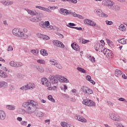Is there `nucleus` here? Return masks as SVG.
<instances>
[{
  "label": "nucleus",
  "mask_w": 127,
  "mask_h": 127,
  "mask_svg": "<svg viewBox=\"0 0 127 127\" xmlns=\"http://www.w3.org/2000/svg\"><path fill=\"white\" fill-rule=\"evenodd\" d=\"M71 46L72 48L74 49V50H75V51H78L79 52H80V50H81V48H80V46H79V45L75 43H72L71 44Z\"/></svg>",
  "instance_id": "nucleus-14"
},
{
  "label": "nucleus",
  "mask_w": 127,
  "mask_h": 127,
  "mask_svg": "<svg viewBox=\"0 0 127 127\" xmlns=\"http://www.w3.org/2000/svg\"><path fill=\"white\" fill-rule=\"evenodd\" d=\"M37 36L38 37V38H40L41 39H43V35L41 34L40 33L37 34Z\"/></svg>",
  "instance_id": "nucleus-50"
},
{
  "label": "nucleus",
  "mask_w": 127,
  "mask_h": 127,
  "mask_svg": "<svg viewBox=\"0 0 127 127\" xmlns=\"http://www.w3.org/2000/svg\"><path fill=\"white\" fill-rule=\"evenodd\" d=\"M89 25L90 26L95 27V26H96V22H94V21H92V22L89 23Z\"/></svg>",
  "instance_id": "nucleus-51"
},
{
  "label": "nucleus",
  "mask_w": 127,
  "mask_h": 127,
  "mask_svg": "<svg viewBox=\"0 0 127 127\" xmlns=\"http://www.w3.org/2000/svg\"><path fill=\"white\" fill-rule=\"evenodd\" d=\"M9 65L10 66H11V67H14L15 68H19L22 66H23V64L20 62L11 61L9 62Z\"/></svg>",
  "instance_id": "nucleus-6"
},
{
  "label": "nucleus",
  "mask_w": 127,
  "mask_h": 127,
  "mask_svg": "<svg viewBox=\"0 0 127 127\" xmlns=\"http://www.w3.org/2000/svg\"><path fill=\"white\" fill-rule=\"evenodd\" d=\"M122 74L123 71L120 69H116L115 70V76H116V77H119V76H121Z\"/></svg>",
  "instance_id": "nucleus-27"
},
{
  "label": "nucleus",
  "mask_w": 127,
  "mask_h": 127,
  "mask_svg": "<svg viewBox=\"0 0 127 127\" xmlns=\"http://www.w3.org/2000/svg\"><path fill=\"white\" fill-rule=\"evenodd\" d=\"M53 44H54V45H55V46H57V47H60L61 48H64V47H65V46H64V44H63V43L57 40H53Z\"/></svg>",
  "instance_id": "nucleus-8"
},
{
  "label": "nucleus",
  "mask_w": 127,
  "mask_h": 127,
  "mask_svg": "<svg viewBox=\"0 0 127 127\" xmlns=\"http://www.w3.org/2000/svg\"><path fill=\"white\" fill-rule=\"evenodd\" d=\"M12 33L15 36L21 37L22 39H26V38H28V35L23 33V32H21L20 29L18 28H15L13 29Z\"/></svg>",
  "instance_id": "nucleus-2"
},
{
  "label": "nucleus",
  "mask_w": 127,
  "mask_h": 127,
  "mask_svg": "<svg viewBox=\"0 0 127 127\" xmlns=\"http://www.w3.org/2000/svg\"><path fill=\"white\" fill-rule=\"evenodd\" d=\"M68 2H71L72 3H77V0H69Z\"/></svg>",
  "instance_id": "nucleus-59"
},
{
  "label": "nucleus",
  "mask_w": 127,
  "mask_h": 127,
  "mask_svg": "<svg viewBox=\"0 0 127 127\" xmlns=\"http://www.w3.org/2000/svg\"><path fill=\"white\" fill-rule=\"evenodd\" d=\"M1 2L2 3V4H4V5H9V4H12V3H13V1H9L8 0H2L1 1Z\"/></svg>",
  "instance_id": "nucleus-19"
},
{
  "label": "nucleus",
  "mask_w": 127,
  "mask_h": 127,
  "mask_svg": "<svg viewBox=\"0 0 127 127\" xmlns=\"http://www.w3.org/2000/svg\"><path fill=\"white\" fill-rule=\"evenodd\" d=\"M95 47L96 51H98V52H103V51L105 49L104 46L100 44H96Z\"/></svg>",
  "instance_id": "nucleus-11"
},
{
  "label": "nucleus",
  "mask_w": 127,
  "mask_h": 127,
  "mask_svg": "<svg viewBox=\"0 0 127 127\" xmlns=\"http://www.w3.org/2000/svg\"><path fill=\"white\" fill-rule=\"evenodd\" d=\"M50 63L52 65H54V66H56V67L58 69H62V65H61V64H60L58 63V61L55 60H50Z\"/></svg>",
  "instance_id": "nucleus-7"
},
{
  "label": "nucleus",
  "mask_w": 127,
  "mask_h": 127,
  "mask_svg": "<svg viewBox=\"0 0 127 127\" xmlns=\"http://www.w3.org/2000/svg\"><path fill=\"white\" fill-rule=\"evenodd\" d=\"M45 85L46 86V87H48V88H50L51 86V82H49L48 80V82H46V84H45Z\"/></svg>",
  "instance_id": "nucleus-46"
},
{
  "label": "nucleus",
  "mask_w": 127,
  "mask_h": 127,
  "mask_svg": "<svg viewBox=\"0 0 127 127\" xmlns=\"http://www.w3.org/2000/svg\"><path fill=\"white\" fill-rule=\"evenodd\" d=\"M119 101H121V102H127V100H126V99L123 98V97H121L119 99Z\"/></svg>",
  "instance_id": "nucleus-58"
},
{
  "label": "nucleus",
  "mask_w": 127,
  "mask_h": 127,
  "mask_svg": "<svg viewBox=\"0 0 127 127\" xmlns=\"http://www.w3.org/2000/svg\"><path fill=\"white\" fill-rule=\"evenodd\" d=\"M61 125L62 126V127H71V125L68 124L65 122H61Z\"/></svg>",
  "instance_id": "nucleus-31"
},
{
  "label": "nucleus",
  "mask_w": 127,
  "mask_h": 127,
  "mask_svg": "<svg viewBox=\"0 0 127 127\" xmlns=\"http://www.w3.org/2000/svg\"><path fill=\"white\" fill-rule=\"evenodd\" d=\"M31 53L34 54L35 55H36V50H31L30 51Z\"/></svg>",
  "instance_id": "nucleus-61"
},
{
  "label": "nucleus",
  "mask_w": 127,
  "mask_h": 127,
  "mask_svg": "<svg viewBox=\"0 0 127 127\" xmlns=\"http://www.w3.org/2000/svg\"><path fill=\"white\" fill-rule=\"evenodd\" d=\"M5 119V113L3 111H0V120L3 121Z\"/></svg>",
  "instance_id": "nucleus-21"
},
{
  "label": "nucleus",
  "mask_w": 127,
  "mask_h": 127,
  "mask_svg": "<svg viewBox=\"0 0 127 127\" xmlns=\"http://www.w3.org/2000/svg\"><path fill=\"white\" fill-rule=\"evenodd\" d=\"M90 61L92 62V63H95V58L92 57L90 59Z\"/></svg>",
  "instance_id": "nucleus-64"
},
{
  "label": "nucleus",
  "mask_w": 127,
  "mask_h": 127,
  "mask_svg": "<svg viewBox=\"0 0 127 127\" xmlns=\"http://www.w3.org/2000/svg\"><path fill=\"white\" fill-rule=\"evenodd\" d=\"M35 115L36 116V117H38L39 118H41L44 116L43 113L40 111H36Z\"/></svg>",
  "instance_id": "nucleus-22"
},
{
  "label": "nucleus",
  "mask_w": 127,
  "mask_h": 127,
  "mask_svg": "<svg viewBox=\"0 0 127 127\" xmlns=\"http://www.w3.org/2000/svg\"><path fill=\"white\" fill-rule=\"evenodd\" d=\"M80 91H82L83 93L86 94L87 91H88V87L86 86H82L81 87Z\"/></svg>",
  "instance_id": "nucleus-29"
},
{
  "label": "nucleus",
  "mask_w": 127,
  "mask_h": 127,
  "mask_svg": "<svg viewBox=\"0 0 127 127\" xmlns=\"http://www.w3.org/2000/svg\"><path fill=\"white\" fill-rule=\"evenodd\" d=\"M20 124L21 126H24V127H26L27 126V122L26 121H22Z\"/></svg>",
  "instance_id": "nucleus-47"
},
{
  "label": "nucleus",
  "mask_w": 127,
  "mask_h": 127,
  "mask_svg": "<svg viewBox=\"0 0 127 127\" xmlns=\"http://www.w3.org/2000/svg\"><path fill=\"white\" fill-rule=\"evenodd\" d=\"M37 70H38V71L39 72H40L41 73H43V72H44V68H43V67H42V66H37L36 67Z\"/></svg>",
  "instance_id": "nucleus-34"
},
{
  "label": "nucleus",
  "mask_w": 127,
  "mask_h": 127,
  "mask_svg": "<svg viewBox=\"0 0 127 127\" xmlns=\"http://www.w3.org/2000/svg\"><path fill=\"white\" fill-rule=\"evenodd\" d=\"M78 121L81 122V123H87V120L82 116L77 117Z\"/></svg>",
  "instance_id": "nucleus-26"
},
{
  "label": "nucleus",
  "mask_w": 127,
  "mask_h": 127,
  "mask_svg": "<svg viewBox=\"0 0 127 127\" xmlns=\"http://www.w3.org/2000/svg\"><path fill=\"white\" fill-rule=\"evenodd\" d=\"M96 14L100 16V17H108V14L103 13L101 9L96 10Z\"/></svg>",
  "instance_id": "nucleus-12"
},
{
  "label": "nucleus",
  "mask_w": 127,
  "mask_h": 127,
  "mask_svg": "<svg viewBox=\"0 0 127 127\" xmlns=\"http://www.w3.org/2000/svg\"><path fill=\"white\" fill-rule=\"evenodd\" d=\"M25 10L27 11L29 14H30L31 15H35V13L36 12V11H32L29 9H25Z\"/></svg>",
  "instance_id": "nucleus-28"
},
{
  "label": "nucleus",
  "mask_w": 127,
  "mask_h": 127,
  "mask_svg": "<svg viewBox=\"0 0 127 127\" xmlns=\"http://www.w3.org/2000/svg\"><path fill=\"white\" fill-rule=\"evenodd\" d=\"M115 125L117 127H124V126H123V125L120 123H116Z\"/></svg>",
  "instance_id": "nucleus-54"
},
{
  "label": "nucleus",
  "mask_w": 127,
  "mask_h": 127,
  "mask_svg": "<svg viewBox=\"0 0 127 127\" xmlns=\"http://www.w3.org/2000/svg\"><path fill=\"white\" fill-rule=\"evenodd\" d=\"M86 80H87V81H91L92 80V78L91 77V76L90 75H87L86 77Z\"/></svg>",
  "instance_id": "nucleus-56"
},
{
  "label": "nucleus",
  "mask_w": 127,
  "mask_h": 127,
  "mask_svg": "<svg viewBox=\"0 0 127 127\" xmlns=\"http://www.w3.org/2000/svg\"><path fill=\"white\" fill-rule=\"evenodd\" d=\"M79 42L80 43H82V44H86V43L88 42H90V41L89 40H85L84 39H79Z\"/></svg>",
  "instance_id": "nucleus-33"
},
{
  "label": "nucleus",
  "mask_w": 127,
  "mask_h": 127,
  "mask_svg": "<svg viewBox=\"0 0 127 127\" xmlns=\"http://www.w3.org/2000/svg\"><path fill=\"white\" fill-rule=\"evenodd\" d=\"M119 29L121 31H125L126 27H125V25H124L123 24H121L120 25V26H119Z\"/></svg>",
  "instance_id": "nucleus-38"
},
{
  "label": "nucleus",
  "mask_w": 127,
  "mask_h": 127,
  "mask_svg": "<svg viewBox=\"0 0 127 127\" xmlns=\"http://www.w3.org/2000/svg\"><path fill=\"white\" fill-rule=\"evenodd\" d=\"M8 86V84H7V82H6L5 81L0 82V88H2V89H5L6 88H7Z\"/></svg>",
  "instance_id": "nucleus-15"
},
{
  "label": "nucleus",
  "mask_w": 127,
  "mask_h": 127,
  "mask_svg": "<svg viewBox=\"0 0 127 127\" xmlns=\"http://www.w3.org/2000/svg\"><path fill=\"white\" fill-rule=\"evenodd\" d=\"M73 12H72V11H68V10H67V13H66V15H68V14H71V15H73Z\"/></svg>",
  "instance_id": "nucleus-62"
},
{
  "label": "nucleus",
  "mask_w": 127,
  "mask_h": 127,
  "mask_svg": "<svg viewBox=\"0 0 127 127\" xmlns=\"http://www.w3.org/2000/svg\"><path fill=\"white\" fill-rule=\"evenodd\" d=\"M77 70H78V71L81 72V73H87L86 70L82 67H77Z\"/></svg>",
  "instance_id": "nucleus-35"
},
{
  "label": "nucleus",
  "mask_w": 127,
  "mask_h": 127,
  "mask_svg": "<svg viewBox=\"0 0 127 127\" xmlns=\"http://www.w3.org/2000/svg\"><path fill=\"white\" fill-rule=\"evenodd\" d=\"M100 43L101 44V45H102V46H105V41L103 40L100 41Z\"/></svg>",
  "instance_id": "nucleus-63"
},
{
  "label": "nucleus",
  "mask_w": 127,
  "mask_h": 127,
  "mask_svg": "<svg viewBox=\"0 0 127 127\" xmlns=\"http://www.w3.org/2000/svg\"><path fill=\"white\" fill-rule=\"evenodd\" d=\"M103 5H106V6H110L112 7V5H113L114 2L111 1V0H104L102 1Z\"/></svg>",
  "instance_id": "nucleus-10"
},
{
  "label": "nucleus",
  "mask_w": 127,
  "mask_h": 127,
  "mask_svg": "<svg viewBox=\"0 0 127 127\" xmlns=\"http://www.w3.org/2000/svg\"><path fill=\"white\" fill-rule=\"evenodd\" d=\"M90 22H92V20H91L88 19L84 20V23H85V24H89L90 25Z\"/></svg>",
  "instance_id": "nucleus-41"
},
{
  "label": "nucleus",
  "mask_w": 127,
  "mask_h": 127,
  "mask_svg": "<svg viewBox=\"0 0 127 127\" xmlns=\"http://www.w3.org/2000/svg\"><path fill=\"white\" fill-rule=\"evenodd\" d=\"M41 82L42 85H45V84L48 82V80L47 78H43L41 79Z\"/></svg>",
  "instance_id": "nucleus-37"
},
{
  "label": "nucleus",
  "mask_w": 127,
  "mask_h": 127,
  "mask_svg": "<svg viewBox=\"0 0 127 127\" xmlns=\"http://www.w3.org/2000/svg\"><path fill=\"white\" fill-rule=\"evenodd\" d=\"M67 11H68L67 9L61 8L59 12L60 13H61V14H63V15H66L67 14Z\"/></svg>",
  "instance_id": "nucleus-20"
},
{
  "label": "nucleus",
  "mask_w": 127,
  "mask_h": 127,
  "mask_svg": "<svg viewBox=\"0 0 127 127\" xmlns=\"http://www.w3.org/2000/svg\"><path fill=\"white\" fill-rule=\"evenodd\" d=\"M49 38H50L48 36L43 35L42 39H43V40H48V39H49Z\"/></svg>",
  "instance_id": "nucleus-53"
},
{
  "label": "nucleus",
  "mask_w": 127,
  "mask_h": 127,
  "mask_svg": "<svg viewBox=\"0 0 127 127\" xmlns=\"http://www.w3.org/2000/svg\"><path fill=\"white\" fill-rule=\"evenodd\" d=\"M67 25H69V26H71L73 27V26H76V24L74 23H69L68 24H67Z\"/></svg>",
  "instance_id": "nucleus-57"
},
{
  "label": "nucleus",
  "mask_w": 127,
  "mask_h": 127,
  "mask_svg": "<svg viewBox=\"0 0 127 127\" xmlns=\"http://www.w3.org/2000/svg\"><path fill=\"white\" fill-rule=\"evenodd\" d=\"M6 109L11 111H14L15 110V106L12 105H8L6 106Z\"/></svg>",
  "instance_id": "nucleus-23"
},
{
  "label": "nucleus",
  "mask_w": 127,
  "mask_h": 127,
  "mask_svg": "<svg viewBox=\"0 0 127 127\" xmlns=\"http://www.w3.org/2000/svg\"><path fill=\"white\" fill-rule=\"evenodd\" d=\"M48 99L49 100V101H51V102H52L53 103H55V99L53 98L52 95H49L48 96Z\"/></svg>",
  "instance_id": "nucleus-36"
},
{
  "label": "nucleus",
  "mask_w": 127,
  "mask_h": 127,
  "mask_svg": "<svg viewBox=\"0 0 127 127\" xmlns=\"http://www.w3.org/2000/svg\"><path fill=\"white\" fill-rule=\"evenodd\" d=\"M22 106L27 109V114H31L36 111V109H37V106H38V103L33 100H29L28 102H24Z\"/></svg>",
  "instance_id": "nucleus-1"
},
{
  "label": "nucleus",
  "mask_w": 127,
  "mask_h": 127,
  "mask_svg": "<svg viewBox=\"0 0 127 127\" xmlns=\"http://www.w3.org/2000/svg\"><path fill=\"white\" fill-rule=\"evenodd\" d=\"M7 74L6 72H3L2 70L0 71V78H7Z\"/></svg>",
  "instance_id": "nucleus-25"
},
{
  "label": "nucleus",
  "mask_w": 127,
  "mask_h": 127,
  "mask_svg": "<svg viewBox=\"0 0 127 127\" xmlns=\"http://www.w3.org/2000/svg\"><path fill=\"white\" fill-rule=\"evenodd\" d=\"M8 51H12L13 50V48H12V47L11 46H9L8 47Z\"/></svg>",
  "instance_id": "nucleus-60"
},
{
  "label": "nucleus",
  "mask_w": 127,
  "mask_h": 127,
  "mask_svg": "<svg viewBox=\"0 0 127 127\" xmlns=\"http://www.w3.org/2000/svg\"><path fill=\"white\" fill-rule=\"evenodd\" d=\"M71 92H72V93L75 95V96H77V90L76 89H72L71 90Z\"/></svg>",
  "instance_id": "nucleus-55"
},
{
  "label": "nucleus",
  "mask_w": 127,
  "mask_h": 127,
  "mask_svg": "<svg viewBox=\"0 0 127 127\" xmlns=\"http://www.w3.org/2000/svg\"><path fill=\"white\" fill-rule=\"evenodd\" d=\"M103 53H104V55L108 57V54H109V52H110V50L107 49V48H104L103 50Z\"/></svg>",
  "instance_id": "nucleus-32"
},
{
  "label": "nucleus",
  "mask_w": 127,
  "mask_h": 127,
  "mask_svg": "<svg viewBox=\"0 0 127 127\" xmlns=\"http://www.w3.org/2000/svg\"><path fill=\"white\" fill-rule=\"evenodd\" d=\"M31 21H33V22H38V21H41V18L36 17L31 20Z\"/></svg>",
  "instance_id": "nucleus-40"
},
{
  "label": "nucleus",
  "mask_w": 127,
  "mask_h": 127,
  "mask_svg": "<svg viewBox=\"0 0 127 127\" xmlns=\"http://www.w3.org/2000/svg\"><path fill=\"white\" fill-rule=\"evenodd\" d=\"M40 54L43 56H47L48 55L47 51L45 49H42L40 50Z\"/></svg>",
  "instance_id": "nucleus-24"
},
{
  "label": "nucleus",
  "mask_w": 127,
  "mask_h": 127,
  "mask_svg": "<svg viewBox=\"0 0 127 127\" xmlns=\"http://www.w3.org/2000/svg\"><path fill=\"white\" fill-rule=\"evenodd\" d=\"M59 78L60 82L61 83H69V80L67 78L62 76V75H60V77Z\"/></svg>",
  "instance_id": "nucleus-17"
},
{
  "label": "nucleus",
  "mask_w": 127,
  "mask_h": 127,
  "mask_svg": "<svg viewBox=\"0 0 127 127\" xmlns=\"http://www.w3.org/2000/svg\"><path fill=\"white\" fill-rule=\"evenodd\" d=\"M37 62L39 64H44L45 63V61L41 59L38 60Z\"/></svg>",
  "instance_id": "nucleus-42"
},
{
  "label": "nucleus",
  "mask_w": 127,
  "mask_h": 127,
  "mask_svg": "<svg viewBox=\"0 0 127 127\" xmlns=\"http://www.w3.org/2000/svg\"><path fill=\"white\" fill-rule=\"evenodd\" d=\"M107 57H109V58H112L113 57V53H112V51L110 50L108 54L107 55Z\"/></svg>",
  "instance_id": "nucleus-48"
},
{
  "label": "nucleus",
  "mask_w": 127,
  "mask_h": 127,
  "mask_svg": "<svg viewBox=\"0 0 127 127\" xmlns=\"http://www.w3.org/2000/svg\"><path fill=\"white\" fill-rule=\"evenodd\" d=\"M110 8H111L113 10H116V11H119L120 9H121V8L118 5H115V3H113V5H112L111 7H110Z\"/></svg>",
  "instance_id": "nucleus-18"
},
{
  "label": "nucleus",
  "mask_w": 127,
  "mask_h": 127,
  "mask_svg": "<svg viewBox=\"0 0 127 127\" xmlns=\"http://www.w3.org/2000/svg\"><path fill=\"white\" fill-rule=\"evenodd\" d=\"M60 75H52L50 76V81L52 84H57L58 81H60Z\"/></svg>",
  "instance_id": "nucleus-4"
},
{
  "label": "nucleus",
  "mask_w": 127,
  "mask_h": 127,
  "mask_svg": "<svg viewBox=\"0 0 127 127\" xmlns=\"http://www.w3.org/2000/svg\"><path fill=\"white\" fill-rule=\"evenodd\" d=\"M86 94H88V95H91V94H93V90H92V89L90 88H88Z\"/></svg>",
  "instance_id": "nucleus-43"
},
{
  "label": "nucleus",
  "mask_w": 127,
  "mask_h": 127,
  "mask_svg": "<svg viewBox=\"0 0 127 127\" xmlns=\"http://www.w3.org/2000/svg\"><path fill=\"white\" fill-rule=\"evenodd\" d=\"M36 8H39V9H41V10H44V11H47V12H51V10L50 9L45 8L44 7L40 6H36Z\"/></svg>",
  "instance_id": "nucleus-16"
},
{
  "label": "nucleus",
  "mask_w": 127,
  "mask_h": 127,
  "mask_svg": "<svg viewBox=\"0 0 127 127\" xmlns=\"http://www.w3.org/2000/svg\"><path fill=\"white\" fill-rule=\"evenodd\" d=\"M34 86H31L30 85L27 84L26 85H25L24 86H22L20 88V90H22L23 91H26L27 89H29V90H31L32 89H34Z\"/></svg>",
  "instance_id": "nucleus-13"
},
{
  "label": "nucleus",
  "mask_w": 127,
  "mask_h": 127,
  "mask_svg": "<svg viewBox=\"0 0 127 127\" xmlns=\"http://www.w3.org/2000/svg\"><path fill=\"white\" fill-rule=\"evenodd\" d=\"M106 41L108 44V45H109V46H111V45H113V42H112V41L106 39Z\"/></svg>",
  "instance_id": "nucleus-49"
},
{
  "label": "nucleus",
  "mask_w": 127,
  "mask_h": 127,
  "mask_svg": "<svg viewBox=\"0 0 127 127\" xmlns=\"http://www.w3.org/2000/svg\"><path fill=\"white\" fill-rule=\"evenodd\" d=\"M57 88V86L51 87V86L50 87H48L47 89L49 90V91H51V90H55V89H56Z\"/></svg>",
  "instance_id": "nucleus-52"
},
{
  "label": "nucleus",
  "mask_w": 127,
  "mask_h": 127,
  "mask_svg": "<svg viewBox=\"0 0 127 127\" xmlns=\"http://www.w3.org/2000/svg\"><path fill=\"white\" fill-rule=\"evenodd\" d=\"M109 118L113 120V121H115L116 122H119L120 120H121V117L118 115L115 114H111L109 115Z\"/></svg>",
  "instance_id": "nucleus-9"
},
{
  "label": "nucleus",
  "mask_w": 127,
  "mask_h": 127,
  "mask_svg": "<svg viewBox=\"0 0 127 127\" xmlns=\"http://www.w3.org/2000/svg\"><path fill=\"white\" fill-rule=\"evenodd\" d=\"M39 25L41 27H43L46 29H49V30L53 29V26L52 25H50V23L49 21H46L45 22L41 21L39 23Z\"/></svg>",
  "instance_id": "nucleus-3"
},
{
  "label": "nucleus",
  "mask_w": 127,
  "mask_h": 127,
  "mask_svg": "<svg viewBox=\"0 0 127 127\" xmlns=\"http://www.w3.org/2000/svg\"><path fill=\"white\" fill-rule=\"evenodd\" d=\"M105 22H106V24H108V25H113V21H109L108 20H106L105 21Z\"/></svg>",
  "instance_id": "nucleus-45"
},
{
  "label": "nucleus",
  "mask_w": 127,
  "mask_h": 127,
  "mask_svg": "<svg viewBox=\"0 0 127 127\" xmlns=\"http://www.w3.org/2000/svg\"><path fill=\"white\" fill-rule=\"evenodd\" d=\"M35 15H36L38 17V18H41V17H43V13H40V12H37L36 11V13H35Z\"/></svg>",
  "instance_id": "nucleus-30"
},
{
  "label": "nucleus",
  "mask_w": 127,
  "mask_h": 127,
  "mask_svg": "<svg viewBox=\"0 0 127 127\" xmlns=\"http://www.w3.org/2000/svg\"><path fill=\"white\" fill-rule=\"evenodd\" d=\"M82 104L85 106H88V107H95L96 106V103H95V102L89 99H84L82 101Z\"/></svg>",
  "instance_id": "nucleus-5"
},
{
  "label": "nucleus",
  "mask_w": 127,
  "mask_h": 127,
  "mask_svg": "<svg viewBox=\"0 0 127 127\" xmlns=\"http://www.w3.org/2000/svg\"><path fill=\"white\" fill-rule=\"evenodd\" d=\"M25 110L22 109H20L19 110V114H20V115H24V114H25Z\"/></svg>",
  "instance_id": "nucleus-44"
},
{
  "label": "nucleus",
  "mask_w": 127,
  "mask_h": 127,
  "mask_svg": "<svg viewBox=\"0 0 127 127\" xmlns=\"http://www.w3.org/2000/svg\"><path fill=\"white\" fill-rule=\"evenodd\" d=\"M118 42H119V43H121V44H126V43H127V41L124 38L118 40Z\"/></svg>",
  "instance_id": "nucleus-39"
}]
</instances>
